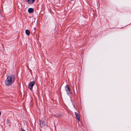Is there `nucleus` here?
I'll list each match as a JSON object with an SVG mask.
<instances>
[{
    "mask_svg": "<svg viewBox=\"0 0 131 131\" xmlns=\"http://www.w3.org/2000/svg\"><path fill=\"white\" fill-rule=\"evenodd\" d=\"M40 125L41 127H43L45 125V122H42V121H40Z\"/></svg>",
    "mask_w": 131,
    "mask_h": 131,
    "instance_id": "5",
    "label": "nucleus"
},
{
    "mask_svg": "<svg viewBox=\"0 0 131 131\" xmlns=\"http://www.w3.org/2000/svg\"><path fill=\"white\" fill-rule=\"evenodd\" d=\"M35 82L34 81H32L29 83V88L30 90H31L32 88L34 85L35 84Z\"/></svg>",
    "mask_w": 131,
    "mask_h": 131,
    "instance_id": "3",
    "label": "nucleus"
},
{
    "mask_svg": "<svg viewBox=\"0 0 131 131\" xmlns=\"http://www.w3.org/2000/svg\"><path fill=\"white\" fill-rule=\"evenodd\" d=\"M7 122L8 124H9V126H10V122L9 120L7 119Z\"/></svg>",
    "mask_w": 131,
    "mask_h": 131,
    "instance_id": "9",
    "label": "nucleus"
},
{
    "mask_svg": "<svg viewBox=\"0 0 131 131\" xmlns=\"http://www.w3.org/2000/svg\"><path fill=\"white\" fill-rule=\"evenodd\" d=\"M65 89L67 92V94L69 95L71 94V92L70 88L69 87V86L68 85H67L65 86Z\"/></svg>",
    "mask_w": 131,
    "mask_h": 131,
    "instance_id": "2",
    "label": "nucleus"
},
{
    "mask_svg": "<svg viewBox=\"0 0 131 131\" xmlns=\"http://www.w3.org/2000/svg\"><path fill=\"white\" fill-rule=\"evenodd\" d=\"M27 1H28V0H27Z\"/></svg>",
    "mask_w": 131,
    "mask_h": 131,
    "instance_id": "11",
    "label": "nucleus"
},
{
    "mask_svg": "<svg viewBox=\"0 0 131 131\" xmlns=\"http://www.w3.org/2000/svg\"><path fill=\"white\" fill-rule=\"evenodd\" d=\"M35 0H28V3L29 4H31Z\"/></svg>",
    "mask_w": 131,
    "mask_h": 131,
    "instance_id": "7",
    "label": "nucleus"
},
{
    "mask_svg": "<svg viewBox=\"0 0 131 131\" xmlns=\"http://www.w3.org/2000/svg\"><path fill=\"white\" fill-rule=\"evenodd\" d=\"M74 113L77 120L78 121H80V116L79 115L77 112H75Z\"/></svg>",
    "mask_w": 131,
    "mask_h": 131,
    "instance_id": "4",
    "label": "nucleus"
},
{
    "mask_svg": "<svg viewBox=\"0 0 131 131\" xmlns=\"http://www.w3.org/2000/svg\"><path fill=\"white\" fill-rule=\"evenodd\" d=\"M27 35L29 36L30 34V32L29 30H26L25 31Z\"/></svg>",
    "mask_w": 131,
    "mask_h": 131,
    "instance_id": "8",
    "label": "nucleus"
},
{
    "mask_svg": "<svg viewBox=\"0 0 131 131\" xmlns=\"http://www.w3.org/2000/svg\"><path fill=\"white\" fill-rule=\"evenodd\" d=\"M1 112L0 111V116L1 115Z\"/></svg>",
    "mask_w": 131,
    "mask_h": 131,
    "instance_id": "10",
    "label": "nucleus"
},
{
    "mask_svg": "<svg viewBox=\"0 0 131 131\" xmlns=\"http://www.w3.org/2000/svg\"><path fill=\"white\" fill-rule=\"evenodd\" d=\"M28 11L29 13H31L33 12V9L31 8H30L28 9Z\"/></svg>",
    "mask_w": 131,
    "mask_h": 131,
    "instance_id": "6",
    "label": "nucleus"
},
{
    "mask_svg": "<svg viewBox=\"0 0 131 131\" xmlns=\"http://www.w3.org/2000/svg\"><path fill=\"white\" fill-rule=\"evenodd\" d=\"M15 79V77L13 75H10L7 77L5 81V84L7 86L11 85L14 82Z\"/></svg>",
    "mask_w": 131,
    "mask_h": 131,
    "instance_id": "1",
    "label": "nucleus"
}]
</instances>
